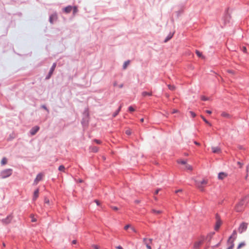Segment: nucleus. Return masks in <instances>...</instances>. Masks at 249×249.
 <instances>
[{"mask_svg":"<svg viewBox=\"0 0 249 249\" xmlns=\"http://www.w3.org/2000/svg\"><path fill=\"white\" fill-rule=\"evenodd\" d=\"M12 174V170L11 169H5L0 173V176L2 178H5L10 177Z\"/></svg>","mask_w":249,"mask_h":249,"instance_id":"obj_1","label":"nucleus"},{"mask_svg":"<svg viewBox=\"0 0 249 249\" xmlns=\"http://www.w3.org/2000/svg\"><path fill=\"white\" fill-rule=\"evenodd\" d=\"M208 183V180L206 179H203L202 180H196V186L201 191L204 190L203 185H206Z\"/></svg>","mask_w":249,"mask_h":249,"instance_id":"obj_2","label":"nucleus"},{"mask_svg":"<svg viewBox=\"0 0 249 249\" xmlns=\"http://www.w3.org/2000/svg\"><path fill=\"white\" fill-rule=\"evenodd\" d=\"M245 204V199L241 200L235 207V210L237 212H241L244 208Z\"/></svg>","mask_w":249,"mask_h":249,"instance_id":"obj_3","label":"nucleus"},{"mask_svg":"<svg viewBox=\"0 0 249 249\" xmlns=\"http://www.w3.org/2000/svg\"><path fill=\"white\" fill-rule=\"evenodd\" d=\"M152 239L149 238L148 239L147 238H144L142 239V241L143 244L145 245L147 249H152L151 247L150 246V244L152 243Z\"/></svg>","mask_w":249,"mask_h":249,"instance_id":"obj_4","label":"nucleus"},{"mask_svg":"<svg viewBox=\"0 0 249 249\" xmlns=\"http://www.w3.org/2000/svg\"><path fill=\"white\" fill-rule=\"evenodd\" d=\"M204 238V237L203 236L201 237L200 240L196 242L194 245V249H199L200 247L202 245Z\"/></svg>","mask_w":249,"mask_h":249,"instance_id":"obj_5","label":"nucleus"},{"mask_svg":"<svg viewBox=\"0 0 249 249\" xmlns=\"http://www.w3.org/2000/svg\"><path fill=\"white\" fill-rule=\"evenodd\" d=\"M248 224L246 223L243 222L242 223L238 229V231L240 233H242L247 228Z\"/></svg>","mask_w":249,"mask_h":249,"instance_id":"obj_6","label":"nucleus"},{"mask_svg":"<svg viewBox=\"0 0 249 249\" xmlns=\"http://www.w3.org/2000/svg\"><path fill=\"white\" fill-rule=\"evenodd\" d=\"M12 218L13 216L11 215H9L7 216L5 218L2 219L1 220V222L4 224H8L11 222Z\"/></svg>","mask_w":249,"mask_h":249,"instance_id":"obj_7","label":"nucleus"},{"mask_svg":"<svg viewBox=\"0 0 249 249\" xmlns=\"http://www.w3.org/2000/svg\"><path fill=\"white\" fill-rule=\"evenodd\" d=\"M233 241L234 240L232 239V236H230L228 241V244L229 245V247L227 248V249H233L234 247Z\"/></svg>","mask_w":249,"mask_h":249,"instance_id":"obj_8","label":"nucleus"},{"mask_svg":"<svg viewBox=\"0 0 249 249\" xmlns=\"http://www.w3.org/2000/svg\"><path fill=\"white\" fill-rule=\"evenodd\" d=\"M56 63H53V66H52V68L50 69V71H49V73L48 74V75L46 77V79H49L51 75H52L55 67H56Z\"/></svg>","mask_w":249,"mask_h":249,"instance_id":"obj_9","label":"nucleus"},{"mask_svg":"<svg viewBox=\"0 0 249 249\" xmlns=\"http://www.w3.org/2000/svg\"><path fill=\"white\" fill-rule=\"evenodd\" d=\"M43 177V175L42 173L38 174L34 180V183L37 184L39 181L42 180Z\"/></svg>","mask_w":249,"mask_h":249,"instance_id":"obj_10","label":"nucleus"},{"mask_svg":"<svg viewBox=\"0 0 249 249\" xmlns=\"http://www.w3.org/2000/svg\"><path fill=\"white\" fill-rule=\"evenodd\" d=\"M39 129V127L38 126H36L33 127L30 130V133L32 135H34Z\"/></svg>","mask_w":249,"mask_h":249,"instance_id":"obj_11","label":"nucleus"},{"mask_svg":"<svg viewBox=\"0 0 249 249\" xmlns=\"http://www.w3.org/2000/svg\"><path fill=\"white\" fill-rule=\"evenodd\" d=\"M228 175L225 172H220L218 174V178L219 179H223L227 177Z\"/></svg>","mask_w":249,"mask_h":249,"instance_id":"obj_12","label":"nucleus"},{"mask_svg":"<svg viewBox=\"0 0 249 249\" xmlns=\"http://www.w3.org/2000/svg\"><path fill=\"white\" fill-rule=\"evenodd\" d=\"M39 196V189H37L34 193L33 200H36Z\"/></svg>","mask_w":249,"mask_h":249,"instance_id":"obj_13","label":"nucleus"},{"mask_svg":"<svg viewBox=\"0 0 249 249\" xmlns=\"http://www.w3.org/2000/svg\"><path fill=\"white\" fill-rule=\"evenodd\" d=\"M212 151L214 153H219L221 152V149L218 147H213Z\"/></svg>","mask_w":249,"mask_h":249,"instance_id":"obj_14","label":"nucleus"},{"mask_svg":"<svg viewBox=\"0 0 249 249\" xmlns=\"http://www.w3.org/2000/svg\"><path fill=\"white\" fill-rule=\"evenodd\" d=\"M72 6H67L66 8H64V11L66 13H69L71 12V11L72 10Z\"/></svg>","mask_w":249,"mask_h":249,"instance_id":"obj_15","label":"nucleus"},{"mask_svg":"<svg viewBox=\"0 0 249 249\" xmlns=\"http://www.w3.org/2000/svg\"><path fill=\"white\" fill-rule=\"evenodd\" d=\"M57 18V16L56 15H53L50 17V21L51 23H53V21L55 20Z\"/></svg>","mask_w":249,"mask_h":249,"instance_id":"obj_16","label":"nucleus"},{"mask_svg":"<svg viewBox=\"0 0 249 249\" xmlns=\"http://www.w3.org/2000/svg\"><path fill=\"white\" fill-rule=\"evenodd\" d=\"M221 116L223 117H225V118H231V115L226 112H223L221 113Z\"/></svg>","mask_w":249,"mask_h":249,"instance_id":"obj_17","label":"nucleus"},{"mask_svg":"<svg viewBox=\"0 0 249 249\" xmlns=\"http://www.w3.org/2000/svg\"><path fill=\"white\" fill-rule=\"evenodd\" d=\"M184 169L185 170H192L193 169V168L192 167L189 165V164H188L187 163H186L185 165H184Z\"/></svg>","mask_w":249,"mask_h":249,"instance_id":"obj_18","label":"nucleus"},{"mask_svg":"<svg viewBox=\"0 0 249 249\" xmlns=\"http://www.w3.org/2000/svg\"><path fill=\"white\" fill-rule=\"evenodd\" d=\"M221 224V222L220 220H218L216 222V225L215 227V230H218Z\"/></svg>","mask_w":249,"mask_h":249,"instance_id":"obj_19","label":"nucleus"},{"mask_svg":"<svg viewBox=\"0 0 249 249\" xmlns=\"http://www.w3.org/2000/svg\"><path fill=\"white\" fill-rule=\"evenodd\" d=\"M152 212L153 213L156 214H161L162 213V211H160V210H156L155 209H152Z\"/></svg>","mask_w":249,"mask_h":249,"instance_id":"obj_20","label":"nucleus"},{"mask_svg":"<svg viewBox=\"0 0 249 249\" xmlns=\"http://www.w3.org/2000/svg\"><path fill=\"white\" fill-rule=\"evenodd\" d=\"M121 107H122V106H121L115 112H114L113 114V117H115L119 113V112H120V111L121 110Z\"/></svg>","mask_w":249,"mask_h":249,"instance_id":"obj_21","label":"nucleus"},{"mask_svg":"<svg viewBox=\"0 0 249 249\" xmlns=\"http://www.w3.org/2000/svg\"><path fill=\"white\" fill-rule=\"evenodd\" d=\"M58 170L60 171H62L63 172H65V168L64 166L63 165L59 166V167H58Z\"/></svg>","mask_w":249,"mask_h":249,"instance_id":"obj_22","label":"nucleus"},{"mask_svg":"<svg viewBox=\"0 0 249 249\" xmlns=\"http://www.w3.org/2000/svg\"><path fill=\"white\" fill-rule=\"evenodd\" d=\"M7 159L6 158H3L1 161V163L2 165H5L7 163Z\"/></svg>","mask_w":249,"mask_h":249,"instance_id":"obj_23","label":"nucleus"},{"mask_svg":"<svg viewBox=\"0 0 249 249\" xmlns=\"http://www.w3.org/2000/svg\"><path fill=\"white\" fill-rule=\"evenodd\" d=\"M142 94L143 96H145L146 95L151 96L152 95V93L151 92H147L146 91H143L142 92Z\"/></svg>","mask_w":249,"mask_h":249,"instance_id":"obj_24","label":"nucleus"},{"mask_svg":"<svg viewBox=\"0 0 249 249\" xmlns=\"http://www.w3.org/2000/svg\"><path fill=\"white\" fill-rule=\"evenodd\" d=\"M91 151L93 152H97L98 150V148L97 147L93 146L90 148Z\"/></svg>","mask_w":249,"mask_h":249,"instance_id":"obj_25","label":"nucleus"},{"mask_svg":"<svg viewBox=\"0 0 249 249\" xmlns=\"http://www.w3.org/2000/svg\"><path fill=\"white\" fill-rule=\"evenodd\" d=\"M129 61H125L124 64V65H123V68L124 69H125L127 67V66L129 64Z\"/></svg>","mask_w":249,"mask_h":249,"instance_id":"obj_26","label":"nucleus"},{"mask_svg":"<svg viewBox=\"0 0 249 249\" xmlns=\"http://www.w3.org/2000/svg\"><path fill=\"white\" fill-rule=\"evenodd\" d=\"M201 117L206 124H207L211 126V124L209 123L203 116L201 115Z\"/></svg>","mask_w":249,"mask_h":249,"instance_id":"obj_27","label":"nucleus"},{"mask_svg":"<svg viewBox=\"0 0 249 249\" xmlns=\"http://www.w3.org/2000/svg\"><path fill=\"white\" fill-rule=\"evenodd\" d=\"M178 163H180L181 164L185 165L186 163V162L185 160H177Z\"/></svg>","mask_w":249,"mask_h":249,"instance_id":"obj_28","label":"nucleus"},{"mask_svg":"<svg viewBox=\"0 0 249 249\" xmlns=\"http://www.w3.org/2000/svg\"><path fill=\"white\" fill-rule=\"evenodd\" d=\"M196 53L199 57H203V56L202 55V53L198 50L196 51Z\"/></svg>","mask_w":249,"mask_h":249,"instance_id":"obj_29","label":"nucleus"},{"mask_svg":"<svg viewBox=\"0 0 249 249\" xmlns=\"http://www.w3.org/2000/svg\"><path fill=\"white\" fill-rule=\"evenodd\" d=\"M168 88L171 90H174L176 89V87L174 85H168Z\"/></svg>","mask_w":249,"mask_h":249,"instance_id":"obj_30","label":"nucleus"},{"mask_svg":"<svg viewBox=\"0 0 249 249\" xmlns=\"http://www.w3.org/2000/svg\"><path fill=\"white\" fill-rule=\"evenodd\" d=\"M173 36V34H170V35L167 36V37L165 39V41H164L166 42L168 41V40H170V39Z\"/></svg>","mask_w":249,"mask_h":249,"instance_id":"obj_31","label":"nucleus"},{"mask_svg":"<svg viewBox=\"0 0 249 249\" xmlns=\"http://www.w3.org/2000/svg\"><path fill=\"white\" fill-rule=\"evenodd\" d=\"M73 9V15H75L78 11L77 8L76 6H74L72 7Z\"/></svg>","mask_w":249,"mask_h":249,"instance_id":"obj_32","label":"nucleus"},{"mask_svg":"<svg viewBox=\"0 0 249 249\" xmlns=\"http://www.w3.org/2000/svg\"><path fill=\"white\" fill-rule=\"evenodd\" d=\"M44 203H45V204L49 205H50V201H49V199H48L47 198H45Z\"/></svg>","mask_w":249,"mask_h":249,"instance_id":"obj_33","label":"nucleus"},{"mask_svg":"<svg viewBox=\"0 0 249 249\" xmlns=\"http://www.w3.org/2000/svg\"><path fill=\"white\" fill-rule=\"evenodd\" d=\"M245 245V244L244 242L240 243L237 247V249H240L241 247L244 246Z\"/></svg>","mask_w":249,"mask_h":249,"instance_id":"obj_34","label":"nucleus"},{"mask_svg":"<svg viewBox=\"0 0 249 249\" xmlns=\"http://www.w3.org/2000/svg\"><path fill=\"white\" fill-rule=\"evenodd\" d=\"M125 134L127 135H130L131 134V130L129 129L126 130Z\"/></svg>","mask_w":249,"mask_h":249,"instance_id":"obj_35","label":"nucleus"},{"mask_svg":"<svg viewBox=\"0 0 249 249\" xmlns=\"http://www.w3.org/2000/svg\"><path fill=\"white\" fill-rule=\"evenodd\" d=\"M201 99L203 101H207L208 100V98L205 97V96H201Z\"/></svg>","mask_w":249,"mask_h":249,"instance_id":"obj_36","label":"nucleus"},{"mask_svg":"<svg viewBox=\"0 0 249 249\" xmlns=\"http://www.w3.org/2000/svg\"><path fill=\"white\" fill-rule=\"evenodd\" d=\"M128 110L130 112H133L134 111H135V109L133 108V107L132 106H130L129 107H128Z\"/></svg>","mask_w":249,"mask_h":249,"instance_id":"obj_37","label":"nucleus"},{"mask_svg":"<svg viewBox=\"0 0 249 249\" xmlns=\"http://www.w3.org/2000/svg\"><path fill=\"white\" fill-rule=\"evenodd\" d=\"M31 217L32 218V220H31L32 222H35L36 221V219L34 217V215H31Z\"/></svg>","mask_w":249,"mask_h":249,"instance_id":"obj_38","label":"nucleus"},{"mask_svg":"<svg viewBox=\"0 0 249 249\" xmlns=\"http://www.w3.org/2000/svg\"><path fill=\"white\" fill-rule=\"evenodd\" d=\"M94 142H95L97 144H101L102 143L101 141L99 140H97V139H95L94 140Z\"/></svg>","mask_w":249,"mask_h":249,"instance_id":"obj_39","label":"nucleus"},{"mask_svg":"<svg viewBox=\"0 0 249 249\" xmlns=\"http://www.w3.org/2000/svg\"><path fill=\"white\" fill-rule=\"evenodd\" d=\"M131 226L130 225H127L124 226V229L127 230L128 228H131Z\"/></svg>","mask_w":249,"mask_h":249,"instance_id":"obj_40","label":"nucleus"},{"mask_svg":"<svg viewBox=\"0 0 249 249\" xmlns=\"http://www.w3.org/2000/svg\"><path fill=\"white\" fill-rule=\"evenodd\" d=\"M190 113L191 114V115L193 117H195L196 116V114H195V113L193 111H190Z\"/></svg>","mask_w":249,"mask_h":249,"instance_id":"obj_41","label":"nucleus"},{"mask_svg":"<svg viewBox=\"0 0 249 249\" xmlns=\"http://www.w3.org/2000/svg\"><path fill=\"white\" fill-rule=\"evenodd\" d=\"M92 247L94 249H100V247L97 245H94Z\"/></svg>","mask_w":249,"mask_h":249,"instance_id":"obj_42","label":"nucleus"},{"mask_svg":"<svg viewBox=\"0 0 249 249\" xmlns=\"http://www.w3.org/2000/svg\"><path fill=\"white\" fill-rule=\"evenodd\" d=\"M130 230H131L132 231H133V232H137V231L136 230V229H135L133 227H132V226H131V228H130Z\"/></svg>","mask_w":249,"mask_h":249,"instance_id":"obj_43","label":"nucleus"},{"mask_svg":"<svg viewBox=\"0 0 249 249\" xmlns=\"http://www.w3.org/2000/svg\"><path fill=\"white\" fill-rule=\"evenodd\" d=\"M242 51L244 52V53H246L247 52V49H246V47H243L242 48Z\"/></svg>","mask_w":249,"mask_h":249,"instance_id":"obj_44","label":"nucleus"},{"mask_svg":"<svg viewBox=\"0 0 249 249\" xmlns=\"http://www.w3.org/2000/svg\"><path fill=\"white\" fill-rule=\"evenodd\" d=\"M111 208L112 209V210H113L114 211H117L118 210V208L115 206H112Z\"/></svg>","mask_w":249,"mask_h":249,"instance_id":"obj_45","label":"nucleus"},{"mask_svg":"<svg viewBox=\"0 0 249 249\" xmlns=\"http://www.w3.org/2000/svg\"><path fill=\"white\" fill-rule=\"evenodd\" d=\"M237 164L239 165L240 168L242 167L243 163H242L241 162L238 161V162H237Z\"/></svg>","mask_w":249,"mask_h":249,"instance_id":"obj_46","label":"nucleus"},{"mask_svg":"<svg viewBox=\"0 0 249 249\" xmlns=\"http://www.w3.org/2000/svg\"><path fill=\"white\" fill-rule=\"evenodd\" d=\"M94 202L96 203V204L97 205H100V203L99 201H98V200H95Z\"/></svg>","mask_w":249,"mask_h":249,"instance_id":"obj_47","label":"nucleus"},{"mask_svg":"<svg viewBox=\"0 0 249 249\" xmlns=\"http://www.w3.org/2000/svg\"><path fill=\"white\" fill-rule=\"evenodd\" d=\"M178 112L177 109H174L172 112V113H175Z\"/></svg>","mask_w":249,"mask_h":249,"instance_id":"obj_48","label":"nucleus"},{"mask_svg":"<svg viewBox=\"0 0 249 249\" xmlns=\"http://www.w3.org/2000/svg\"><path fill=\"white\" fill-rule=\"evenodd\" d=\"M117 249H124L121 246H118L116 247Z\"/></svg>","mask_w":249,"mask_h":249,"instance_id":"obj_49","label":"nucleus"},{"mask_svg":"<svg viewBox=\"0 0 249 249\" xmlns=\"http://www.w3.org/2000/svg\"><path fill=\"white\" fill-rule=\"evenodd\" d=\"M160 189H157V190L155 191V195H157V194L159 193V192L160 191Z\"/></svg>","mask_w":249,"mask_h":249,"instance_id":"obj_50","label":"nucleus"},{"mask_svg":"<svg viewBox=\"0 0 249 249\" xmlns=\"http://www.w3.org/2000/svg\"><path fill=\"white\" fill-rule=\"evenodd\" d=\"M123 86H124L123 84H121L118 85V87L121 89V88H122L123 87Z\"/></svg>","mask_w":249,"mask_h":249,"instance_id":"obj_51","label":"nucleus"},{"mask_svg":"<svg viewBox=\"0 0 249 249\" xmlns=\"http://www.w3.org/2000/svg\"><path fill=\"white\" fill-rule=\"evenodd\" d=\"M206 113H208V114H211V113H212V111H210V110H206Z\"/></svg>","mask_w":249,"mask_h":249,"instance_id":"obj_52","label":"nucleus"},{"mask_svg":"<svg viewBox=\"0 0 249 249\" xmlns=\"http://www.w3.org/2000/svg\"><path fill=\"white\" fill-rule=\"evenodd\" d=\"M113 86H114V87H115V86H117V82L116 81H115V82H114L113 83Z\"/></svg>","mask_w":249,"mask_h":249,"instance_id":"obj_53","label":"nucleus"},{"mask_svg":"<svg viewBox=\"0 0 249 249\" xmlns=\"http://www.w3.org/2000/svg\"><path fill=\"white\" fill-rule=\"evenodd\" d=\"M228 72H229L230 73H232V74L233 73V71L232 70H228Z\"/></svg>","mask_w":249,"mask_h":249,"instance_id":"obj_54","label":"nucleus"},{"mask_svg":"<svg viewBox=\"0 0 249 249\" xmlns=\"http://www.w3.org/2000/svg\"><path fill=\"white\" fill-rule=\"evenodd\" d=\"M44 109L47 110L48 111V110L47 109V107L45 106H42V107Z\"/></svg>","mask_w":249,"mask_h":249,"instance_id":"obj_55","label":"nucleus"},{"mask_svg":"<svg viewBox=\"0 0 249 249\" xmlns=\"http://www.w3.org/2000/svg\"><path fill=\"white\" fill-rule=\"evenodd\" d=\"M181 191H182L181 190H178L176 191L175 193H178V192H181Z\"/></svg>","mask_w":249,"mask_h":249,"instance_id":"obj_56","label":"nucleus"},{"mask_svg":"<svg viewBox=\"0 0 249 249\" xmlns=\"http://www.w3.org/2000/svg\"><path fill=\"white\" fill-rule=\"evenodd\" d=\"M78 182L81 183L83 182V180L81 179H79L78 181Z\"/></svg>","mask_w":249,"mask_h":249,"instance_id":"obj_57","label":"nucleus"},{"mask_svg":"<svg viewBox=\"0 0 249 249\" xmlns=\"http://www.w3.org/2000/svg\"><path fill=\"white\" fill-rule=\"evenodd\" d=\"M195 143L196 144V145H199V144H200L198 142H195Z\"/></svg>","mask_w":249,"mask_h":249,"instance_id":"obj_58","label":"nucleus"},{"mask_svg":"<svg viewBox=\"0 0 249 249\" xmlns=\"http://www.w3.org/2000/svg\"><path fill=\"white\" fill-rule=\"evenodd\" d=\"M76 240H73L72 244H76Z\"/></svg>","mask_w":249,"mask_h":249,"instance_id":"obj_59","label":"nucleus"},{"mask_svg":"<svg viewBox=\"0 0 249 249\" xmlns=\"http://www.w3.org/2000/svg\"><path fill=\"white\" fill-rule=\"evenodd\" d=\"M213 233L210 234L209 236H210V238L213 235Z\"/></svg>","mask_w":249,"mask_h":249,"instance_id":"obj_60","label":"nucleus"},{"mask_svg":"<svg viewBox=\"0 0 249 249\" xmlns=\"http://www.w3.org/2000/svg\"><path fill=\"white\" fill-rule=\"evenodd\" d=\"M140 121H141V122H143V121H144V119H143V118H142V119H141L140 120Z\"/></svg>","mask_w":249,"mask_h":249,"instance_id":"obj_61","label":"nucleus"},{"mask_svg":"<svg viewBox=\"0 0 249 249\" xmlns=\"http://www.w3.org/2000/svg\"><path fill=\"white\" fill-rule=\"evenodd\" d=\"M154 199H155V200H156V201H157V200H158V198H157V197H155H155H154Z\"/></svg>","mask_w":249,"mask_h":249,"instance_id":"obj_62","label":"nucleus"},{"mask_svg":"<svg viewBox=\"0 0 249 249\" xmlns=\"http://www.w3.org/2000/svg\"><path fill=\"white\" fill-rule=\"evenodd\" d=\"M248 170H249V167L247 166V172H248Z\"/></svg>","mask_w":249,"mask_h":249,"instance_id":"obj_63","label":"nucleus"},{"mask_svg":"<svg viewBox=\"0 0 249 249\" xmlns=\"http://www.w3.org/2000/svg\"><path fill=\"white\" fill-rule=\"evenodd\" d=\"M2 245H3V247H4L5 246V244L4 243H3Z\"/></svg>","mask_w":249,"mask_h":249,"instance_id":"obj_64","label":"nucleus"}]
</instances>
